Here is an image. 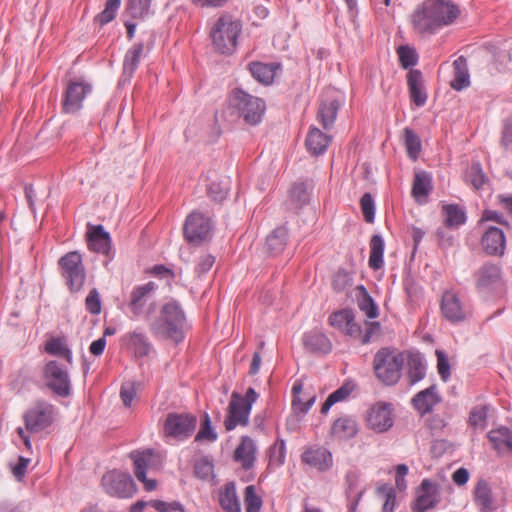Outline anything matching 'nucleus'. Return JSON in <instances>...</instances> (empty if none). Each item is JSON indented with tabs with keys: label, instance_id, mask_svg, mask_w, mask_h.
I'll return each mask as SVG.
<instances>
[{
	"label": "nucleus",
	"instance_id": "f257e3e1",
	"mask_svg": "<svg viewBox=\"0 0 512 512\" xmlns=\"http://www.w3.org/2000/svg\"><path fill=\"white\" fill-rule=\"evenodd\" d=\"M459 13L458 7L450 0H425L417 6L411 21L418 33L432 34L453 23Z\"/></svg>",
	"mask_w": 512,
	"mask_h": 512
},
{
	"label": "nucleus",
	"instance_id": "f03ea898",
	"mask_svg": "<svg viewBox=\"0 0 512 512\" xmlns=\"http://www.w3.org/2000/svg\"><path fill=\"white\" fill-rule=\"evenodd\" d=\"M185 324L183 309L177 301L172 300L163 305L160 317L150 324V330L156 337L179 343L184 339Z\"/></svg>",
	"mask_w": 512,
	"mask_h": 512
},
{
	"label": "nucleus",
	"instance_id": "7ed1b4c3",
	"mask_svg": "<svg viewBox=\"0 0 512 512\" xmlns=\"http://www.w3.org/2000/svg\"><path fill=\"white\" fill-rule=\"evenodd\" d=\"M241 30L242 25L238 20L228 14L220 16L210 30L214 49L224 55L232 54L236 50Z\"/></svg>",
	"mask_w": 512,
	"mask_h": 512
},
{
	"label": "nucleus",
	"instance_id": "20e7f679",
	"mask_svg": "<svg viewBox=\"0 0 512 512\" xmlns=\"http://www.w3.org/2000/svg\"><path fill=\"white\" fill-rule=\"evenodd\" d=\"M404 365L402 353L389 348H381L373 359V368L377 379L387 386L395 385L401 378Z\"/></svg>",
	"mask_w": 512,
	"mask_h": 512
},
{
	"label": "nucleus",
	"instance_id": "39448f33",
	"mask_svg": "<svg viewBox=\"0 0 512 512\" xmlns=\"http://www.w3.org/2000/svg\"><path fill=\"white\" fill-rule=\"evenodd\" d=\"M258 394L249 387L244 396L234 392L228 405L224 426L227 431L234 430L237 426H246L249 421L252 405L256 402Z\"/></svg>",
	"mask_w": 512,
	"mask_h": 512
},
{
	"label": "nucleus",
	"instance_id": "423d86ee",
	"mask_svg": "<svg viewBox=\"0 0 512 512\" xmlns=\"http://www.w3.org/2000/svg\"><path fill=\"white\" fill-rule=\"evenodd\" d=\"M230 104L235 108L240 117L250 125L258 124L265 112V102L258 97L248 94L240 88L232 91Z\"/></svg>",
	"mask_w": 512,
	"mask_h": 512
},
{
	"label": "nucleus",
	"instance_id": "0eeeda50",
	"mask_svg": "<svg viewBox=\"0 0 512 512\" xmlns=\"http://www.w3.org/2000/svg\"><path fill=\"white\" fill-rule=\"evenodd\" d=\"M134 462V473L136 478L142 482L147 491H153L156 488V481L147 479L146 474L150 471L160 469L163 463L162 455L151 449L144 451H135L130 454Z\"/></svg>",
	"mask_w": 512,
	"mask_h": 512
},
{
	"label": "nucleus",
	"instance_id": "6e6552de",
	"mask_svg": "<svg viewBox=\"0 0 512 512\" xmlns=\"http://www.w3.org/2000/svg\"><path fill=\"white\" fill-rule=\"evenodd\" d=\"M54 406L45 401H35L23 414L25 428L30 433H39L49 426L54 421Z\"/></svg>",
	"mask_w": 512,
	"mask_h": 512
},
{
	"label": "nucleus",
	"instance_id": "1a4fd4ad",
	"mask_svg": "<svg viewBox=\"0 0 512 512\" xmlns=\"http://www.w3.org/2000/svg\"><path fill=\"white\" fill-rule=\"evenodd\" d=\"M45 385L54 394L68 397L71 393V380L67 368L55 360L48 361L43 367Z\"/></svg>",
	"mask_w": 512,
	"mask_h": 512
},
{
	"label": "nucleus",
	"instance_id": "9d476101",
	"mask_svg": "<svg viewBox=\"0 0 512 512\" xmlns=\"http://www.w3.org/2000/svg\"><path fill=\"white\" fill-rule=\"evenodd\" d=\"M61 274L72 292L79 291L86 278L82 257L79 252L72 251L59 259Z\"/></svg>",
	"mask_w": 512,
	"mask_h": 512
},
{
	"label": "nucleus",
	"instance_id": "9b49d317",
	"mask_svg": "<svg viewBox=\"0 0 512 512\" xmlns=\"http://www.w3.org/2000/svg\"><path fill=\"white\" fill-rule=\"evenodd\" d=\"M101 482L104 490L111 496L129 498L136 492L135 483L128 473L108 471L103 475Z\"/></svg>",
	"mask_w": 512,
	"mask_h": 512
},
{
	"label": "nucleus",
	"instance_id": "f8f14e48",
	"mask_svg": "<svg viewBox=\"0 0 512 512\" xmlns=\"http://www.w3.org/2000/svg\"><path fill=\"white\" fill-rule=\"evenodd\" d=\"M197 418L191 414L169 413L164 423V433L177 440H185L196 428Z\"/></svg>",
	"mask_w": 512,
	"mask_h": 512
},
{
	"label": "nucleus",
	"instance_id": "ddd939ff",
	"mask_svg": "<svg viewBox=\"0 0 512 512\" xmlns=\"http://www.w3.org/2000/svg\"><path fill=\"white\" fill-rule=\"evenodd\" d=\"M92 87L89 83L71 81L66 87L62 100V112L73 114L83 107V100L91 93Z\"/></svg>",
	"mask_w": 512,
	"mask_h": 512
},
{
	"label": "nucleus",
	"instance_id": "4468645a",
	"mask_svg": "<svg viewBox=\"0 0 512 512\" xmlns=\"http://www.w3.org/2000/svg\"><path fill=\"white\" fill-rule=\"evenodd\" d=\"M367 424L375 432L388 431L394 424L392 404L377 402L372 405L368 410Z\"/></svg>",
	"mask_w": 512,
	"mask_h": 512
},
{
	"label": "nucleus",
	"instance_id": "2eb2a0df",
	"mask_svg": "<svg viewBox=\"0 0 512 512\" xmlns=\"http://www.w3.org/2000/svg\"><path fill=\"white\" fill-rule=\"evenodd\" d=\"M211 222L202 213L192 212L184 224V236L188 242H201L209 236Z\"/></svg>",
	"mask_w": 512,
	"mask_h": 512
},
{
	"label": "nucleus",
	"instance_id": "dca6fc26",
	"mask_svg": "<svg viewBox=\"0 0 512 512\" xmlns=\"http://www.w3.org/2000/svg\"><path fill=\"white\" fill-rule=\"evenodd\" d=\"M329 324L352 338L361 336V326L355 322V316L351 309H341L329 316Z\"/></svg>",
	"mask_w": 512,
	"mask_h": 512
},
{
	"label": "nucleus",
	"instance_id": "f3484780",
	"mask_svg": "<svg viewBox=\"0 0 512 512\" xmlns=\"http://www.w3.org/2000/svg\"><path fill=\"white\" fill-rule=\"evenodd\" d=\"M156 289L154 282L150 281L143 285H138L133 288L130 294L128 307L135 317H140L144 313V308L148 301L151 299L153 292Z\"/></svg>",
	"mask_w": 512,
	"mask_h": 512
},
{
	"label": "nucleus",
	"instance_id": "a211bd4d",
	"mask_svg": "<svg viewBox=\"0 0 512 512\" xmlns=\"http://www.w3.org/2000/svg\"><path fill=\"white\" fill-rule=\"evenodd\" d=\"M441 312L445 319L451 323L462 322L467 317L459 297L452 291H446L442 296Z\"/></svg>",
	"mask_w": 512,
	"mask_h": 512
},
{
	"label": "nucleus",
	"instance_id": "6ab92c4d",
	"mask_svg": "<svg viewBox=\"0 0 512 512\" xmlns=\"http://www.w3.org/2000/svg\"><path fill=\"white\" fill-rule=\"evenodd\" d=\"M476 285L480 290H492L502 282L501 269L498 265L485 263L475 274Z\"/></svg>",
	"mask_w": 512,
	"mask_h": 512
},
{
	"label": "nucleus",
	"instance_id": "aec40b11",
	"mask_svg": "<svg viewBox=\"0 0 512 512\" xmlns=\"http://www.w3.org/2000/svg\"><path fill=\"white\" fill-rule=\"evenodd\" d=\"M439 502V487L429 479L421 482L416 501V511L426 512L434 508Z\"/></svg>",
	"mask_w": 512,
	"mask_h": 512
},
{
	"label": "nucleus",
	"instance_id": "412c9836",
	"mask_svg": "<svg viewBox=\"0 0 512 512\" xmlns=\"http://www.w3.org/2000/svg\"><path fill=\"white\" fill-rule=\"evenodd\" d=\"M302 462L316 468L319 471H326L332 466V454L321 446L307 448L302 456Z\"/></svg>",
	"mask_w": 512,
	"mask_h": 512
},
{
	"label": "nucleus",
	"instance_id": "4be33fe9",
	"mask_svg": "<svg viewBox=\"0 0 512 512\" xmlns=\"http://www.w3.org/2000/svg\"><path fill=\"white\" fill-rule=\"evenodd\" d=\"M481 245L488 255H503L506 247L503 231L494 226L487 228L482 235Z\"/></svg>",
	"mask_w": 512,
	"mask_h": 512
},
{
	"label": "nucleus",
	"instance_id": "5701e85b",
	"mask_svg": "<svg viewBox=\"0 0 512 512\" xmlns=\"http://www.w3.org/2000/svg\"><path fill=\"white\" fill-rule=\"evenodd\" d=\"M303 344L307 351L314 354H328L332 351V342L326 334L319 330H311L304 334Z\"/></svg>",
	"mask_w": 512,
	"mask_h": 512
},
{
	"label": "nucleus",
	"instance_id": "b1692460",
	"mask_svg": "<svg viewBox=\"0 0 512 512\" xmlns=\"http://www.w3.org/2000/svg\"><path fill=\"white\" fill-rule=\"evenodd\" d=\"M256 444L249 436H243L240 444L234 452V460L241 464L244 470H249L254 466L256 460Z\"/></svg>",
	"mask_w": 512,
	"mask_h": 512
},
{
	"label": "nucleus",
	"instance_id": "393cba45",
	"mask_svg": "<svg viewBox=\"0 0 512 512\" xmlns=\"http://www.w3.org/2000/svg\"><path fill=\"white\" fill-rule=\"evenodd\" d=\"M358 433L356 420L351 416H341L337 418L331 426V435L338 440H348L355 437Z\"/></svg>",
	"mask_w": 512,
	"mask_h": 512
},
{
	"label": "nucleus",
	"instance_id": "a878e982",
	"mask_svg": "<svg viewBox=\"0 0 512 512\" xmlns=\"http://www.w3.org/2000/svg\"><path fill=\"white\" fill-rule=\"evenodd\" d=\"M88 247L97 253L108 255L111 249V238L102 225L93 226L88 233Z\"/></svg>",
	"mask_w": 512,
	"mask_h": 512
},
{
	"label": "nucleus",
	"instance_id": "bb28decb",
	"mask_svg": "<svg viewBox=\"0 0 512 512\" xmlns=\"http://www.w3.org/2000/svg\"><path fill=\"white\" fill-rule=\"evenodd\" d=\"M407 84L411 101L418 107L424 106L427 101V94L422 83L420 70H410L407 74Z\"/></svg>",
	"mask_w": 512,
	"mask_h": 512
},
{
	"label": "nucleus",
	"instance_id": "cd10ccee",
	"mask_svg": "<svg viewBox=\"0 0 512 512\" xmlns=\"http://www.w3.org/2000/svg\"><path fill=\"white\" fill-rule=\"evenodd\" d=\"M440 398L436 391V386L432 385L425 390L418 392L412 402L414 408L421 414L429 413L433 407L439 403Z\"/></svg>",
	"mask_w": 512,
	"mask_h": 512
},
{
	"label": "nucleus",
	"instance_id": "c85d7f7f",
	"mask_svg": "<svg viewBox=\"0 0 512 512\" xmlns=\"http://www.w3.org/2000/svg\"><path fill=\"white\" fill-rule=\"evenodd\" d=\"M281 68L279 63L252 62L249 70L252 76L260 83L269 85L274 81L277 70Z\"/></svg>",
	"mask_w": 512,
	"mask_h": 512
},
{
	"label": "nucleus",
	"instance_id": "c756f323",
	"mask_svg": "<svg viewBox=\"0 0 512 512\" xmlns=\"http://www.w3.org/2000/svg\"><path fill=\"white\" fill-rule=\"evenodd\" d=\"M474 501L481 512H491L496 509L492 498V490L489 484L483 479H480L475 486Z\"/></svg>",
	"mask_w": 512,
	"mask_h": 512
},
{
	"label": "nucleus",
	"instance_id": "7c9ffc66",
	"mask_svg": "<svg viewBox=\"0 0 512 512\" xmlns=\"http://www.w3.org/2000/svg\"><path fill=\"white\" fill-rule=\"evenodd\" d=\"M44 350L52 356L64 358L68 364L73 363L72 352L64 336H51L45 343Z\"/></svg>",
	"mask_w": 512,
	"mask_h": 512
},
{
	"label": "nucleus",
	"instance_id": "2f4dec72",
	"mask_svg": "<svg viewBox=\"0 0 512 512\" xmlns=\"http://www.w3.org/2000/svg\"><path fill=\"white\" fill-rule=\"evenodd\" d=\"M329 142L330 138L321 130L314 127L310 129L305 141V145L312 155L317 156L323 154L326 151Z\"/></svg>",
	"mask_w": 512,
	"mask_h": 512
},
{
	"label": "nucleus",
	"instance_id": "473e14b6",
	"mask_svg": "<svg viewBox=\"0 0 512 512\" xmlns=\"http://www.w3.org/2000/svg\"><path fill=\"white\" fill-rule=\"evenodd\" d=\"M356 301L358 308L369 318L375 319L379 316L378 306L369 295L367 289L363 285L356 287Z\"/></svg>",
	"mask_w": 512,
	"mask_h": 512
},
{
	"label": "nucleus",
	"instance_id": "72a5a7b5",
	"mask_svg": "<svg viewBox=\"0 0 512 512\" xmlns=\"http://www.w3.org/2000/svg\"><path fill=\"white\" fill-rule=\"evenodd\" d=\"M144 52V44L142 42L134 44L125 54L123 61V75L131 78L138 68L140 58Z\"/></svg>",
	"mask_w": 512,
	"mask_h": 512
},
{
	"label": "nucleus",
	"instance_id": "f704fd0d",
	"mask_svg": "<svg viewBox=\"0 0 512 512\" xmlns=\"http://www.w3.org/2000/svg\"><path fill=\"white\" fill-rule=\"evenodd\" d=\"M454 78L451 81V87L457 91L466 88L470 84V77L468 73L467 60L465 57L460 56L453 62Z\"/></svg>",
	"mask_w": 512,
	"mask_h": 512
},
{
	"label": "nucleus",
	"instance_id": "c9c22d12",
	"mask_svg": "<svg viewBox=\"0 0 512 512\" xmlns=\"http://www.w3.org/2000/svg\"><path fill=\"white\" fill-rule=\"evenodd\" d=\"M493 447L499 452H512V431L506 427L491 430L487 435Z\"/></svg>",
	"mask_w": 512,
	"mask_h": 512
},
{
	"label": "nucleus",
	"instance_id": "e433bc0d",
	"mask_svg": "<svg viewBox=\"0 0 512 512\" xmlns=\"http://www.w3.org/2000/svg\"><path fill=\"white\" fill-rule=\"evenodd\" d=\"M288 230L284 227L275 228L266 238V249L272 255L281 253L287 243Z\"/></svg>",
	"mask_w": 512,
	"mask_h": 512
},
{
	"label": "nucleus",
	"instance_id": "4c0bfd02",
	"mask_svg": "<svg viewBox=\"0 0 512 512\" xmlns=\"http://www.w3.org/2000/svg\"><path fill=\"white\" fill-rule=\"evenodd\" d=\"M220 505L225 512H240L241 505L236 493L234 482H229L220 493Z\"/></svg>",
	"mask_w": 512,
	"mask_h": 512
},
{
	"label": "nucleus",
	"instance_id": "58836bf2",
	"mask_svg": "<svg viewBox=\"0 0 512 512\" xmlns=\"http://www.w3.org/2000/svg\"><path fill=\"white\" fill-rule=\"evenodd\" d=\"M407 366V377L411 385L419 382L425 377L426 365L419 353H413L409 355Z\"/></svg>",
	"mask_w": 512,
	"mask_h": 512
},
{
	"label": "nucleus",
	"instance_id": "ea45409f",
	"mask_svg": "<svg viewBox=\"0 0 512 512\" xmlns=\"http://www.w3.org/2000/svg\"><path fill=\"white\" fill-rule=\"evenodd\" d=\"M339 107L340 103L335 99L321 103L317 118L324 129L327 130L333 126Z\"/></svg>",
	"mask_w": 512,
	"mask_h": 512
},
{
	"label": "nucleus",
	"instance_id": "a19ab883",
	"mask_svg": "<svg viewBox=\"0 0 512 512\" xmlns=\"http://www.w3.org/2000/svg\"><path fill=\"white\" fill-rule=\"evenodd\" d=\"M370 255H369V266L373 270H379L384 265L383 254H384V240L383 238L375 234L370 239Z\"/></svg>",
	"mask_w": 512,
	"mask_h": 512
},
{
	"label": "nucleus",
	"instance_id": "79ce46f5",
	"mask_svg": "<svg viewBox=\"0 0 512 512\" xmlns=\"http://www.w3.org/2000/svg\"><path fill=\"white\" fill-rule=\"evenodd\" d=\"M444 223L449 228H457L466 222V213L457 204L444 205L442 208Z\"/></svg>",
	"mask_w": 512,
	"mask_h": 512
},
{
	"label": "nucleus",
	"instance_id": "37998d69",
	"mask_svg": "<svg viewBox=\"0 0 512 512\" xmlns=\"http://www.w3.org/2000/svg\"><path fill=\"white\" fill-rule=\"evenodd\" d=\"M129 345L133 348L137 357L147 356L152 348L147 336L140 331H133L127 335Z\"/></svg>",
	"mask_w": 512,
	"mask_h": 512
},
{
	"label": "nucleus",
	"instance_id": "c03bdc74",
	"mask_svg": "<svg viewBox=\"0 0 512 512\" xmlns=\"http://www.w3.org/2000/svg\"><path fill=\"white\" fill-rule=\"evenodd\" d=\"M431 190V178L425 172L416 173L413 186L412 194L416 198L425 197Z\"/></svg>",
	"mask_w": 512,
	"mask_h": 512
},
{
	"label": "nucleus",
	"instance_id": "a18cd8bd",
	"mask_svg": "<svg viewBox=\"0 0 512 512\" xmlns=\"http://www.w3.org/2000/svg\"><path fill=\"white\" fill-rule=\"evenodd\" d=\"M351 392L352 387L349 384L342 385L327 397L326 401L322 405L321 413L326 414L335 403L345 400Z\"/></svg>",
	"mask_w": 512,
	"mask_h": 512
},
{
	"label": "nucleus",
	"instance_id": "49530a36",
	"mask_svg": "<svg viewBox=\"0 0 512 512\" xmlns=\"http://www.w3.org/2000/svg\"><path fill=\"white\" fill-rule=\"evenodd\" d=\"M262 504V498L256 493L255 486H247L244 492V505L246 512H260Z\"/></svg>",
	"mask_w": 512,
	"mask_h": 512
},
{
	"label": "nucleus",
	"instance_id": "de8ad7c7",
	"mask_svg": "<svg viewBox=\"0 0 512 512\" xmlns=\"http://www.w3.org/2000/svg\"><path fill=\"white\" fill-rule=\"evenodd\" d=\"M467 179L477 190L482 189L488 180L479 162L472 163L467 172Z\"/></svg>",
	"mask_w": 512,
	"mask_h": 512
},
{
	"label": "nucleus",
	"instance_id": "09e8293b",
	"mask_svg": "<svg viewBox=\"0 0 512 512\" xmlns=\"http://www.w3.org/2000/svg\"><path fill=\"white\" fill-rule=\"evenodd\" d=\"M121 0H106L104 10L95 17V21L101 26L111 22L120 7Z\"/></svg>",
	"mask_w": 512,
	"mask_h": 512
},
{
	"label": "nucleus",
	"instance_id": "8fccbe9b",
	"mask_svg": "<svg viewBox=\"0 0 512 512\" xmlns=\"http://www.w3.org/2000/svg\"><path fill=\"white\" fill-rule=\"evenodd\" d=\"M488 415V406L487 405H478L475 406L469 415L468 423L470 426L478 429H484L486 427Z\"/></svg>",
	"mask_w": 512,
	"mask_h": 512
},
{
	"label": "nucleus",
	"instance_id": "3c124183",
	"mask_svg": "<svg viewBox=\"0 0 512 512\" xmlns=\"http://www.w3.org/2000/svg\"><path fill=\"white\" fill-rule=\"evenodd\" d=\"M405 146L408 152V155L413 160H416L418 154L421 150V141L419 137L414 133V131L410 128H405Z\"/></svg>",
	"mask_w": 512,
	"mask_h": 512
},
{
	"label": "nucleus",
	"instance_id": "603ef678",
	"mask_svg": "<svg viewBox=\"0 0 512 512\" xmlns=\"http://www.w3.org/2000/svg\"><path fill=\"white\" fill-rule=\"evenodd\" d=\"M397 54L400 64L404 69L411 68L417 64L418 54L414 48L407 45L400 46L397 49Z\"/></svg>",
	"mask_w": 512,
	"mask_h": 512
},
{
	"label": "nucleus",
	"instance_id": "864d4df0",
	"mask_svg": "<svg viewBox=\"0 0 512 512\" xmlns=\"http://www.w3.org/2000/svg\"><path fill=\"white\" fill-rule=\"evenodd\" d=\"M286 457V446L284 440L276 442L269 451V465L280 467L284 464Z\"/></svg>",
	"mask_w": 512,
	"mask_h": 512
},
{
	"label": "nucleus",
	"instance_id": "5fc2aeb1",
	"mask_svg": "<svg viewBox=\"0 0 512 512\" xmlns=\"http://www.w3.org/2000/svg\"><path fill=\"white\" fill-rule=\"evenodd\" d=\"M217 439L216 432L211 427V420L209 415L206 413L203 417L201 428L196 434L195 441H209L214 442Z\"/></svg>",
	"mask_w": 512,
	"mask_h": 512
},
{
	"label": "nucleus",
	"instance_id": "6e6d98bb",
	"mask_svg": "<svg viewBox=\"0 0 512 512\" xmlns=\"http://www.w3.org/2000/svg\"><path fill=\"white\" fill-rule=\"evenodd\" d=\"M360 206L367 223H373L375 219V203L370 193H365L360 199Z\"/></svg>",
	"mask_w": 512,
	"mask_h": 512
},
{
	"label": "nucleus",
	"instance_id": "4d7b16f0",
	"mask_svg": "<svg viewBox=\"0 0 512 512\" xmlns=\"http://www.w3.org/2000/svg\"><path fill=\"white\" fill-rule=\"evenodd\" d=\"M352 285V276L346 270H338L332 280V287L336 292H343Z\"/></svg>",
	"mask_w": 512,
	"mask_h": 512
},
{
	"label": "nucleus",
	"instance_id": "13d9d810",
	"mask_svg": "<svg viewBox=\"0 0 512 512\" xmlns=\"http://www.w3.org/2000/svg\"><path fill=\"white\" fill-rule=\"evenodd\" d=\"M377 492L380 496L385 498V502L383 504V512H393L395 505V492L393 487L384 484L377 488Z\"/></svg>",
	"mask_w": 512,
	"mask_h": 512
},
{
	"label": "nucleus",
	"instance_id": "bf43d9fd",
	"mask_svg": "<svg viewBox=\"0 0 512 512\" xmlns=\"http://www.w3.org/2000/svg\"><path fill=\"white\" fill-rule=\"evenodd\" d=\"M152 0H130L128 11L133 18L143 17L149 11Z\"/></svg>",
	"mask_w": 512,
	"mask_h": 512
},
{
	"label": "nucleus",
	"instance_id": "052dcab7",
	"mask_svg": "<svg viewBox=\"0 0 512 512\" xmlns=\"http://www.w3.org/2000/svg\"><path fill=\"white\" fill-rule=\"evenodd\" d=\"M365 326H366L365 332H363L361 330V336L357 338V339L360 340V342L362 344L370 343L372 338L375 335H378L380 333V330H381L380 323L376 322V321H373V322L366 321L365 322Z\"/></svg>",
	"mask_w": 512,
	"mask_h": 512
},
{
	"label": "nucleus",
	"instance_id": "680f3d73",
	"mask_svg": "<svg viewBox=\"0 0 512 512\" xmlns=\"http://www.w3.org/2000/svg\"><path fill=\"white\" fill-rule=\"evenodd\" d=\"M149 505L153 507L158 512H183V506L179 502H165L162 500H152L149 502Z\"/></svg>",
	"mask_w": 512,
	"mask_h": 512
},
{
	"label": "nucleus",
	"instance_id": "e2e57ef3",
	"mask_svg": "<svg viewBox=\"0 0 512 512\" xmlns=\"http://www.w3.org/2000/svg\"><path fill=\"white\" fill-rule=\"evenodd\" d=\"M86 309L94 315L101 312V299L97 289H92L85 300Z\"/></svg>",
	"mask_w": 512,
	"mask_h": 512
},
{
	"label": "nucleus",
	"instance_id": "0e129e2a",
	"mask_svg": "<svg viewBox=\"0 0 512 512\" xmlns=\"http://www.w3.org/2000/svg\"><path fill=\"white\" fill-rule=\"evenodd\" d=\"M437 369L442 380L446 381L450 377V364L444 352L437 350Z\"/></svg>",
	"mask_w": 512,
	"mask_h": 512
},
{
	"label": "nucleus",
	"instance_id": "69168bd1",
	"mask_svg": "<svg viewBox=\"0 0 512 512\" xmlns=\"http://www.w3.org/2000/svg\"><path fill=\"white\" fill-rule=\"evenodd\" d=\"M195 475L201 479H206L213 472V465L206 458L199 459L194 465Z\"/></svg>",
	"mask_w": 512,
	"mask_h": 512
},
{
	"label": "nucleus",
	"instance_id": "338daca9",
	"mask_svg": "<svg viewBox=\"0 0 512 512\" xmlns=\"http://www.w3.org/2000/svg\"><path fill=\"white\" fill-rule=\"evenodd\" d=\"M215 263V257L211 254H204L200 256L198 263L195 267V273L201 276L207 273Z\"/></svg>",
	"mask_w": 512,
	"mask_h": 512
},
{
	"label": "nucleus",
	"instance_id": "774afa93",
	"mask_svg": "<svg viewBox=\"0 0 512 512\" xmlns=\"http://www.w3.org/2000/svg\"><path fill=\"white\" fill-rule=\"evenodd\" d=\"M292 200L299 203L300 206L306 204L309 200L308 192L303 183L294 184L291 189Z\"/></svg>",
	"mask_w": 512,
	"mask_h": 512
}]
</instances>
